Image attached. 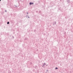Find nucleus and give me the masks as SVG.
Instances as JSON below:
<instances>
[{
  "instance_id": "obj_9",
  "label": "nucleus",
  "mask_w": 73,
  "mask_h": 73,
  "mask_svg": "<svg viewBox=\"0 0 73 73\" xmlns=\"http://www.w3.org/2000/svg\"><path fill=\"white\" fill-rule=\"evenodd\" d=\"M44 64H43V65L42 66V67H44Z\"/></svg>"
},
{
  "instance_id": "obj_2",
  "label": "nucleus",
  "mask_w": 73,
  "mask_h": 73,
  "mask_svg": "<svg viewBox=\"0 0 73 73\" xmlns=\"http://www.w3.org/2000/svg\"><path fill=\"white\" fill-rule=\"evenodd\" d=\"M67 2L68 3V4H69L70 2V0H68Z\"/></svg>"
},
{
  "instance_id": "obj_15",
  "label": "nucleus",
  "mask_w": 73,
  "mask_h": 73,
  "mask_svg": "<svg viewBox=\"0 0 73 73\" xmlns=\"http://www.w3.org/2000/svg\"><path fill=\"white\" fill-rule=\"evenodd\" d=\"M46 66H48V65H47V64L46 65Z\"/></svg>"
},
{
  "instance_id": "obj_13",
  "label": "nucleus",
  "mask_w": 73,
  "mask_h": 73,
  "mask_svg": "<svg viewBox=\"0 0 73 73\" xmlns=\"http://www.w3.org/2000/svg\"><path fill=\"white\" fill-rule=\"evenodd\" d=\"M13 38H14V36H13Z\"/></svg>"
},
{
  "instance_id": "obj_5",
  "label": "nucleus",
  "mask_w": 73,
  "mask_h": 73,
  "mask_svg": "<svg viewBox=\"0 0 73 73\" xmlns=\"http://www.w3.org/2000/svg\"><path fill=\"white\" fill-rule=\"evenodd\" d=\"M24 40H27V38H25Z\"/></svg>"
},
{
  "instance_id": "obj_11",
  "label": "nucleus",
  "mask_w": 73,
  "mask_h": 73,
  "mask_svg": "<svg viewBox=\"0 0 73 73\" xmlns=\"http://www.w3.org/2000/svg\"><path fill=\"white\" fill-rule=\"evenodd\" d=\"M5 12H7V10H5Z\"/></svg>"
},
{
  "instance_id": "obj_1",
  "label": "nucleus",
  "mask_w": 73,
  "mask_h": 73,
  "mask_svg": "<svg viewBox=\"0 0 73 73\" xmlns=\"http://www.w3.org/2000/svg\"><path fill=\"white\" fill-rule=\"evenodd\" d=\"M55 24H56V21L53 22V25H54Z\"/></svg>"
},
{
  "instance_id": "obj_10",
  "label": "nucleus",
  "mask_w": 73,
  "mask_h": 73,
  "mask_svg": "<svg viewBox=\"0 0 73 73\" xmlns=\"http://www.w3.org/2000/svg\"><path fill=\"white\" fill-rule=\"evenodd\" d=\"M15 7H17V6H16V5H15Z\"/></svg>"
},
{
  "instance_id": "obj_12",
  "label": "nucleus",
  "mask_w": 73,
  "mask_h": 73,
  "mask_svg": "<svg viewBox=\"0 0 73 73\" xmlns=\"http://www.w3.org/2000/svg\"><path fill=\"white\" fill-rule=\"evenodd\" d=\"M27 14H28V13H27Z\"/></svg>"
},
{
  "instance_id": "obj_8",
  "label": "nucleus",
  "mask_w": 73,
  "mask_h": 73,
  "mask_svg": "<svg viewBox=\"0 0 73 73\" xmlns=\"http://www.w3.org/2000/svg\"><path fill=\"white\" fill-rule=\"evenodd\" d=\"M44 65H46V64L45 63H44V64H43Z\"/></svg>"
},
{
  "instance_id": "obj_7",
  "label": "nucleus",
  "mask_w": 73,
  "mask_h": 73,
  "mask_svg": "<svg viewBox=\"0 0 73 73\" xmlns=\"http://www.w3.org/2000/svg\"><path fill=\"white\" fill-rule=\"evenodd\" d=\"M55 69H58V68H57V67H56L55 68Z\"/></svg>"
},
{
  "instance_id": "obj_14",
  "label": "nucleus",
  "mask_w": 73,
  "mask_h": 73,
  "mask_svg": "<svg viewBox=\"0 0 73 73\" xmlns=\"http://www.w3.org/2000/svg\"><path fill=\"white\" fill-rule=\"evenodd\" d=\"M1 1V0H0V1Z\"/></svg>"
},
{
  "instance_id": "obj_4",
  "label": "nucleus",
  "mask_w": 73,
  "mask_h": 73,
  "mask_svg": "<svg viewBox=\"0 0 73 73\" xmlns=\"http://www.w3.org/2000/svg\"><path fill=\"white\" fill-rule=\"evenodd\" d=\"M26 17H28V18L29 19V16L28 15H27Z\"/></svg>"
},
{
  "instance_id": "obj_6",
  "label": "nucleus",
  "mask_w": 73,
  "mask_h": 73,
  "mask_svg": "<svg viewBox=\"0 0 73 73\" xmlns=\"http://www.w3.org/2000/svg\"><path fill=\"white\" fill-rule=\"evenodd\" d=\"M7 24H9V22H7Z\"/></svg>"
},
{
  "instance_id": "obj_3",
  "label": "nucleus",
  "mask_w": 73,
  "mask_h": 73,
  "mask_svg": "<svg viewBox=\"0 0 73 73\" xmlns=\"http://www.w3.org/2000/svg\"><path fill=\"white\" fill-rule=\"evenodd\" d=\"M29 4H30V5H32V4L33 5L34 3H32L31 2H30L29 3Z\"/></svg>"
}]
</instances>
